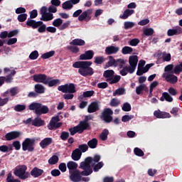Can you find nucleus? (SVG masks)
I'll return each mask as SVG.
<instances>
[{"mask_svg":"<svg viewBox=\"0 0 182 182\" xmlns=\"http://www.w3.org/2000/svg\"><path fill=\"white\" fill-rule=\"evenodd\" d=\"M93 63L92 61H76L73 64V68L78 69V73L86 77L87 76H92L95 71L91 67Z\"/></svg>","mask_w":182,"mask_h":182,"instance_id":"1","label":"nucleus"},{"mask_svg":"<svg viewBox=\"0 0 182 182\" xmlns=\"http://www.w3.org/2000/svg\"><path fill=\"white\" fill-rule=\"evenodd\" d=\"M93 164V157L88 156L85 159V161H82L80 164L79 168L83 170L82 174L84 176H90L93 173V169L90 164Z\"/></svg>","mask_w":182,"mask_h":182,"instance_id":"2","label":"nucleus"},{"mask_svg":"<svg viewBox=\"0 0 182 182\" xmlns=\"http://www.w3.org/2000/svg\"><path fill=\"white\" fill-rule=\"evenodd\" d=\"M26 170H28V167L26 165H21L14 169V173L21 180H26L31 177V173L26 172Z\"/></svg>","mask_w":182,"mask_h":182,"instance_id":"3","label":"nucleus"},{"mask_svg":"<svg viewBox=\"0 0 182 182\" xmlns=\"http://www.w3.org/2000/svg\"><path fill=\"white\" fill-rule=\"evenodd\" d=\"M35 141L36 139L35 138H26L22 143V149L23 151L32 152L35 150Z\"/></svg>","mask_w":182,"mask_h":182,"instance_id":"4","label":"nucleus"},{"mask_svg":"<svg viewBox=\"0 0 182 182\" xmlns=\"http://www.w3.org/2000/svg\"><path fill=\"white\" fill-rule=\"evenodd\" d=\"M100 119H102L105 123H112V122H113V110L110 108L104 109Z\"/></svg>","mask_w":182,"mask_h":182,"instance_id":"5","label":"nucleus"},{"mask_svg":"<svg viewBox=\"0 0 182 182\" xmlns=\"http://www.w3.org/2000/svg\"><path fill=\"white\" fill-rule=\"evenodd\" d=\"M58 90L62 93H76V86L74 83L65 84L58 87Z\"/></svg>","mask_w":182,"mask_h":182,"instance_id":"6","label":"nucleus"},{"mask_svg":"<svg viewBox=\"0 0 182 182\" xmlns=\"http://www.w3.org/2000/svg\"><path fill=\"white\" fill-rule=\"evenodd\" d=\"M60 122V118H59V116L53 117L50 121L49 124L47 126L48 130H55L56 129H59V127H62V125L63 124Z\"/></svg>","mask_w":182,"mask_h":182,"instance_id":"7","label":"nucleus"},{"mask_svg":"<svg viewBox=\"0 0 182 182\" xmlns=\"http://www.w3.org/2000/svg\"><path fill=\"white\" fill-rule=\"evenodd\" d=\"M16 75V71L15 70H12L11 73L7 76H1L0 77V87H2L4 83H12L14 80V76Z\"/></svg>","mask_w":182,"mask_h":182,"instance_id":"8","label":"nucleus"},{"mask_svg":"<svg viewBox=\"0 0 182 182\" xmlns=\"http://www.w3.org/2000/svg\"><path fill=\"white\" fill-rule=\"evenodd\" d=\"M92 12L93 10L91 9L83 11L79 16L78 21H80V22H83V21H85V22H89V21L92 19V16L90 15H92Z\"/></svg>","mask_w":182,"mask_h":182,"instance_id":"9","label":"nucleus"},{"mask_svg":"<svg viewBox=\"0 0 182 182\" xmlns=\"http://www.w3.org/2000/svg\"><path fill=\"white\" fill-rule=\"evenodd\" d=\"M70 179L73 182H80L82 181V176H87V175H83L82 171L76 169L73 171L71 173H70Z\"/></svg>","mask_w":182,"mask_h":182,"instance_id":"10","label":"nucleus"},{"mask_svg":"<svg viewBox=\"0 0 182 182\" xmlns=\"http://www.w3.org/2000/svg\"><path fill=\"white\" fill-rule=\"evenodd\" d=\"M48 77L46 74H36L33 75V80L36 82V83H43V85H46Z\"/></svg>","mask_w":182,"mask_h":182,"instance_id":"11","label":"nucleus"},{"mask_svg":"<svg viewBox=\"0 0 182 182\" xmlns=\"http://www.w3.org/2000/svg\"><path fill=\"white\" fill-rule=\"evenodd\" d=\"M163 76L168 83H171V85H176L178 82V77L174 74L164 73Z\"/></svg>","mask_w":182,"mask_h":182,"instance_id":"12","label":"nucleus"},{"mask_svg":"<svg viewBox=\"0 0 182 182\" xmlns=\"http://www.w3.org/2000/svg\"><path fill=\"white\" fill-rule=\"evenodd\" d=\"M21 135L22 133H21V132L12 131L11 132H8L7 134H6L5 139L7 141H11L12 140H15V139L21 137Z\"/></svg>","mask_w":182,"mask_h":182,"instance_id":"13","label":"nucleus"},{"mask_svg":"<svg viewBox=\"0 0 182 182\" xmlns=\"http://www.w3.org/2000/svg\"><path fill=\"white\" fill-rule=\"evenodd\" d=\"M139 63V57L137 55H131L129 58V68H132L134 72L137 68V63Z\"/></svg>","mask_w":182,"mask_h":182,"instance_id":"14","label":"nucleus"},{"mask_svg":"<svg viewBox=\"0 0 182 182\" xmlns=\"http://www.w3.org/2000/svg\"><path fill=\"white\" fill-rule=\"evenodd\" d=\"M93 56H95V52L88 50L80 55V60H91V59H93Z\"/></svg>","mask_w":182,"mask_h":182,"instance_id":"15","label":"nucleus"},{"mask_svg":"<svg viewBox=\"0 0 182 182\" xmlns=\"http://www.w3.org/2000/svg\"><path fill=\"white\" fill-rule=\"evenodd\" d=\"M26 24L33 29H38V28L42 25V21H36V20L28 18Z\"/></svg>","mask_w":182,"mask_h":182,"instance_id":"16","label":"nucleus"},{"mask_svg":"<svg viewBox=\"0 0 182 182\" xmlns=\"http://www.w3.org/2000/svg\"><path fill=\"white\" fill-rule=\"evenodd\" d=\"M154 116L156 117V119H169L171 117V115L168 112H161L160 110H156L154 112Z\"/></svg>","mask_w":182,"mask_h":182,"instance_id":"17","label":"nucleus"},{"mask_svg":"<svg viewBox=\"0 0 182 182\" xmlns=\"http://www.w3.org/2000/svg\"><path fill=\"white\" fill-rule=\"evenodd\" d=\"M99 110H100V105H99L98 102H91L87 107L88 113H95Z\"/></svg>","mask_w":182,"mask_h":182,"instance_id":"18","label":"nucleus"},{"mask_svg":"<svg viewBox=\"0 0 182 182\" xmlns=\"http://www.w3.org/2000/svg\"><path fill=\"white\" fill-rule=\"evenodd\" d=\"M182 28L180 26H176L174 28H170L167 31V35L168 36H175L177 35H181Z\"/></svg>","mask_w":182,"mask_h":182,"instance_id":"19","label":"nucleus"},{"mask_svg":"<svg viewBox=\"0 0 182 182\" xmlns=\"http://www.w3.org/2000/svg\"><path fill=\"white\" fill-rule=\"evenodd\" d=\"M30 176H32L33 178H38L43 174V170L38 167H34L29 173Z\"/></svg>","mask_w":182,"mask_h":182,"instance_id":"20","label":"nucleus"},{"mask_svg":"<svg viewBox=\"0 0 182 182\" xmlns=\"http://www.w3.org/2000/svg\"><path fill=\"white\" fill-rule=\"evenodd\" d=\"M46 85H48V87H53V86L60 85V80L53 79L52 77H48Z\"/></svg>","mask_w":182,"mask_h":182,"instance_id":"21","label":"nucleus"},{"mask_svg":"<svg viewBox=\"0 0 182 182\" xmlns=\"http://www.w3.org/2000/svg\"><path fill=\"white\" fill-rule=\"evenodd\" d=\"M53 141V139L50 137H47L43 139L40 143V146L41 149H47L48 146H50L52 144V142Z\"/></svg>","mask_w":182,"mask_h":182,"instance_id":"22","label":"nucleus"},{"mask_svg":"<svg viewBox=\"0 0 182 182\" xmlns=\"http://www.w3.org/2000/svg\"><path fill=\"white\" fill-rule=\"evenodd\" d=\"M120 48L116 47L114 46H107L105 48L106 55H114L119 52Z\"/></svg>","mask_w":182,"mask_h":182,"instance_id":"23","label":"nucleus"},{"mask_svg":"<svg viewBox=\"0 0 182 182\" xmlns=\"http://www.w3.org/2000/svg\"><path fill=\"white\" fill-rule=\"evenodd\" d=\"M48 112L49 108L46 105L42 106V104L40 103V105H38V109H37L36 114H37V116H41V114H46V113Z\"/></svg>","mask_w":182,"mask_h":182,"instance_id":"24","label":"nucleus"},{"mask_svg":"<svg viewBox=\"0 0 182 182\" xmlns=\"http://www.w3.org/2000/svg\"><path fill=\"white\" fill-rule=\"evenodd\" d=\"M80 132L82 134L85 130H87L90 127V124L89 122H85V121H80L79 124L77 125Z\"/></svg>","mask_w":182,"mask_h":182,"instance_id":"25","label":"nucleus"},{"mask_svg":"<svg viewBox=\"0 0 182 182\" xmlns=\"http://www.w3.org/2000/svg\"><path fill=\"white\" fill-rule=\"evenodd\" d=\"M121 69L122 70L119 71L121 76H127L128 73H130V75L134 73V71L127 65L124 66Z\"/></svg>","mask_w":182,"mask_h":182,"instance_id":"26","label":"nucleus"},{"mask_svg":"<svg viewBox=\"0 0 182 182\" xmlns=\"http://www.w3.org/2000/svg\"><path fill=\"white\" fill-rule=\"evenodd\" d=\"M32 126H35V127H42V126H45V121L41 117H36L33 119Z\"/></svg>","mask_w":182,"mask_h":182,"instance_id":"27","label":"nucleus"},{"mask_svg":"<svg viewBox=\"0 0 182 182\" xmlns=\"http://www.w3.org/2000/svg\"><path fill=\"white\" fill-rule=\"evenodd\" d=\"M70 45L73 46H85V45H86V42L82 38H75L70 42Z\"/></svg>","mask_w":182,"mask_h":182,"instance_id":"28","label":"nucleus"},{"mask_svg":"<svg viewBox=\"0 0 182 182\" xmlns=\"http://www.w3.org/2000/svg\"><path fill=\"white\" fill-rule=\"evenodd\" d=\"M80 157H82V151L75 149L71 154V158L74 161H78V160H80Z\"/></svg>","mask_w":182,"mask_h":182,"instance_id":"29","label":"nucleus"},{"mask_svg":"<svg viewBox=\"0 0 182 182\" xmlns=\"http://www.w3.org/2000/svg\"><path fill=\"white\" fill-rule=\"evenodd\" d=\"M161 102H168L169 103H171L173 102V97L168 92H164L162 93V96L160 98Z\"/></svg>","mask_w":182,"mask_h":182,"instance_id":"30","label":"nucleus"},{"mask_svg":"<svg viewBox=\"0 0 182 182\" xmlns=\"http://www.w3.org/2000/svg\"><path fill=\"white\" fill-rule=\"evenodd\" d=\"M67 167L69 170L70 174H72V172L73 171V170H76V168H77V163L73 161H70L67 164Z\"/></svg>","mask_w":182,"mask_h":182,"instance_id":"31","label":"nucleus"},{"mask_svg":"<svg viewBox=\"0 0 182 182\" xmlns=\"http://www.w3.org/2000/svg\"><path fill=\"white\" fill-rule=\"evenodd\" d=\"M133 14H134V10L126 9L124 11L123 15L119 16V18L121 19H127V18H129V16H132V15H133Z\"/></svg>","mask_w":182,"mask_h":182,"instance_id":"32","label":"nucleus"},{"mask_svg":"<svg viewBox=\"0 0 182 182\" xmlns=\"http://www.w3.org/2000/svg\"><path fill=\"white\" fill-rule=\"evenodd\" d=\"M41 21H43L44 22H48L49 21H52L53 19V14L52 13H46V14L41 16Z\"/></svg>","mask_w":182,"mask_h":182,"instance_id":"33","label":"nucleus"},{"mask_svg":"<svg viewBox=\"0 0 182 182\" xmlns=\"http://www.w3.org/2000/svg\"><path fill=\"white\" fill-rule=\"evenodd\" d=\"M112 76H114V70H107L103 73V77H105L107 80L112 79Z\"/></svg>","mask_w":182,"mask_h":182,"instance_id":"34","label":"nucleus"},{"mask_svg":"<svg viewBox=\"0 0 182 182\" xmlns=\"http://www.w3.org/2000/svg\"><path fill=\"white\" fill-rule=\"evenodd\" d=\"M120 79H122L120 75H115L112 76L109 80H106V82H108L109 85H114V83H119Z\"/></svg>","mask_w":182,"mask_h":182,"instance_id":"35","label":"nucleus"},{"mask_svg":"<svg viewBox=\"0 0 182 182\" xmlns=\"http://www.w3.org/2000/svg\"><path fill=\"white\" fill-rule=\"evenodd\" d=\"M108 58H109V61L105 65L106 68H110L112 66L115 67L116 66L117 60L114 59V58H113V56H112V55H109L108 57Z\"/></svg>","mask_w":182,"mask_h":182,"instance_id":"36","label":"nucleus"},{"mask_svg":"<svg viewBox=\"0 0 182 182\" xmlns=\"http://www.w3.org/2000/svg\"><path fill=\"white\" fill-rule=\"evenodd\" d=\"M97 143H98L97 139L93 138L92 139L90 140L87 142V146H88L90 149H96V147H97Z\"/></svg>","mask_w":182,"mask_h":182,"instance_id":"37","label":"nucleus"},{"mask_svg":"<svg viewBox=\"0 0 182 182\" xmlns=\"http://www.w3.org/2000/svg\"><path fill=\"white\" fill-rule=\"evenodd\" d=\"M109 136V129H103L102 132L100 135V139L102 141H106L107 140V136Z\"/></svg>","mask_w":182,"mask_h":182,"instance_id":"38","label":"nucleus"},{"mask_svg":"<svg viewBox=\"0 0 182 182\" xmlns=\"http://www.w3.org/2000/svg\"><path fill=\"white\" fill-rule=\"evenodd\" d=\"M124 65H126V60H124L123 58H119L117 59V63H115L114 68H117V66H119V69H123V68H124Z\"/></svg>","mask_w":182,"mask_h":182,"instance_id":"39","label":"nucleus"},{"mask_svg":"<svg viewBox=\"0 0 182 182\" xmlns=\"http://www.w3.org/2000/svg\"><path fill=\"white\" fill-rule=\"evenodd\" d=\"M36 93H45V87L41 84H36L34 87Z\"/></svg>","mask_w":182,"mask_h":182,"instance_id":"40","label":"nucleus"},{"mask_svg":"<svg viewBox=\"0 0 182 182\" xmlns=\"http://www.w3.org/2000/svg\"><path fill=\"white\" fill-rule=\"evenodd\" d=\"M105 60L103 56H95L94 58V63H95V65H102V63H105Z\"/></svg>","mask_w":182,"mask_h":182,"instance_id":"41","label":"nucleus"},{"mask_svg":"<svg viewBox=\"0 0 182 182\" xmlns=\"http://www.w3.org/2000/svg\"><path fill=\"white\" fill-rule=\"evenodd\" d=\"M132 53H133V48L132 47L124 46V48H122V53L123 55H129Z\"/></svg>","mask_w":182,"mask_h":182,"instance_id":"42","label":"nucleus"},{"mask_svg":"<svg viewBox=\"0 0 182 182\" xmlns=\"http://www.w3.org/2000/svg\"><path fill=\"white\" fill-rule=\"evenodd\" d=\"M182 72V62L176 65L173 70L172 71V73H175V75H179V73H181Z\"/></svg>","mask_w":182,"mask_h":182,"instance_id":"43","label":"nucleus"},{"mask_svg":"<svg viewBox=\"0 0 182 182\" xmlns=\"http://www.w3.org/2000/svg\"><path fill=\"white\" fill-rule=\"evenodd\" d=\"M41 103L33 102L28 106L29 110H35V113L36 114V111L39 109Z\"/></svg>","mask_w":182,"mask_h":182,"instance_id":"44","label":"nucleus"},{"mask_svg":"<svg viewBox=\"0 0 182 182\" xmlns=\"http://www.w3.org/2000/svg\"><path fill=\"white\" fill-rule=\"evenodd\" d=\"M77 149L80 150L82 154V153H86V151L89 150V146H87L86 144H82L79 145Z\"/></svg>","mask_w":182,"mask_h":182,"instance_id":"45","label":"nucleus"},{"mask_svg":"<svg viewBox=\"0 0 182 182\" xmlns=\"http://www.w3.org/2000/svg\"><path fill=\"white\" fill-rule=\"evenodd\" d=\"M58 161H59V157L56 155H53L48 160V163L50 164H51V166L56 164V163H58Z\"/></svg>","mask_w":182,"mask_h":182,"instance_id":"46","label":"nucleus"},{"mask_svg":"<svg viewBox=\"0 0 182 182\" xmlns=\"http://www.w3.org/2000/svg\"><path fill=\"white\" fill-rule=\"evenodd\" d=\"M62 7L63 9H72L73 8V6L72 5L70 0H68L63 3Z\"/></svg>","mask_w":182,"mask_h":182,"instance_id":"47","label":"nucleus"},{"mask_svg":"<svg viewBox=\"0 0 182 182\" xmlns=\"http://www.w3.org/2000/svg\"><path fill=\"white\" fill-rule=\"evenodd\" d=\"M126 93V90L124 88L119 87L113 92V96H122V95H124Z\"/></svg>","mask_w":182,"mask_h":182,"instance_id":"48","label":"nucleus"},{"mask_svg":"<svg viewBox=\"0 0 182 182\" xmlns=\"http://www.w3.org/2000/svg\"><path fill=\"white\" fill-rule=\"evenodd\" d=\"M69 132H70L71 136H75V134H76V133H79V134H82L77 125L73 128H70Z\"/></svg>","mask_w":182,"mask_h":182,"instance_id":"49","label":"nucleus"},{"mask_svg":"<svg viewBox=\"0 0 182 182\" xmlns=\"http://www.w3.org/2000/svg\"><path fill=\"white\" fill-rule=\"evenodd\" d=\"M119 105H120V100L117 98L112 99L109 102V106H112V107H117Z\"/></svg>","mask_w":182,"mask_h":182,"instance_id":"50","label":"nucleus"},{"mask_svg":"<svg viewBox=\"0 0 182 182\" xmlns=\"http://www.w3.org/2000/svg\"><path fill=\"white\" fill-rule=\"evenodd\" d=\"M38 32L39 33H45V32H46L47 31L48 27H46V24L43 23V21H42V24L38 26Z\"/></svg>","mask_w":182,"mask_h":182,"instance_id":"51","label":"nucleus"},{"mask_svg":"<svg viewBox=\"0 0 182 182\" xmlns=\"http://www.w3.org/2000/svg\"><path fill=\"white\" fill-rule=\"evenodd\" d=\"M26 109V105H16L14 107L15 112H23V110H25Z\"/></svg>","mask_w":182,"mask_h":182,"instance_id":"52","label":"nucleus"},{"mask_svg":"<svg viewBox=\"0 0 182 182\" xmlns=\"http://www.w3.org/2000/svg\"><path fill=\"white\" fill-rule=\"evenodd\" d=\"M53 55H55V50H51L50 52L45 53L44 54H43L41 55V58L42 59H49V58H52V56H53Z\"/></svg>","mask_w":182,"mask_h":182,"instance_id":"53","label":"nucleus"},{"mask_svg":"<svg viewBox=\"0 0 182 182\" xmlns=\"http://www.w3.org/2000/svg\"><path fill=\"white\" fill-rule=\"evenodd\" d=\"M154 33V29L152 28H148L144 30V35H145V36H151Z\"/></svg>","mask_w":182,"mask_h":182,"instance_id":"54","label":"nucleus"},{"mask_svg":"<svg viewBox=\"0 0 182 182\" xmlns=\"http://www.w3.org/2000/svg\"><path fill=\"white\" fill-rule=\"evenodd\" d=\"M105 166L103 161L98 162L97 164L94 165L93 170L95 173H97Z\"/></svg>","mask_w":182,"mask_h":182,"instance_id":"55","label":"nucleus"},{"mask_svg":"<svg viewBox=\"0 0 182 182\" xmlns=\"http://www.w3.org/2000/svg\"><path fill=\"white\" fill-rule=\"evenodd\" d=\"M68 50H70L72 53H79V52L80 51L79 47L75 46H70L68 47Z\"/></svg>","mask_w":182,"mask_h":182,"instance_id":"56","label":"nucleus"},{"mask_svg":"<svg viewBox=\"0 0 182 182\" xmlns=\"http://www.w3.org/2000/svg\"><path fill=\"white\" fill-rule=\"evenodd\" d=\"M37 58H39V53L38 50H34L29 55V59H31V60H36Z\"/></svg>","mask_w":182,"mask_h":182,"instance_id":"57","label":"nucleus"},{"mask_svg":"<svg viewBox=\"0 0 182 182\" xmlns=\"http://www.w3.org/2000/svg\"><path fill=\"white\" fill-rule=\"evenodd\" d=\"M134 153L136 156H138V157H143V156H144V152L143 151V150L137 147L134 148Z\"/></svg>","mask_w":182,"mask_h":182,"instance_id":"58","label":"nucleus"},{"mask_svg":"<svg viewBox=\"0 0 182 182\" xmlns=\"http://www.w3.org/2000/svg\"><path fill=\"white\" fill-rule=\"evenodd\" d=\"M63 23V20H62V18H57L55 19L53 22V25L55 27V28H59V26H60V25H62Z\"/></svg>","mask_w":182,"mask_h":182,"instance_id":"59","label":"nucleus"},{"mask_svg":"<svg viewBox=\"0 0 182 182\" xmlns=\"http://www.w3.org/2000/svg\"><path fill=\"white\" fill-rule=\"evenodd\" d=\"M27 18H28V14H20L17 17L18 22H25V21H26Z\"/></svg>","mask_w":182,"mask_h":182,"instance_id":"60","label":"nucleus"},{"mask_svg":"<svg viewBox=\"0 0 182 182\" xmlns=\"http://www.w3.org/2000/svg\"><path fill=\"white\" fill-rule=\"evenodd\" d=\"M140 43V40L139 38H133L129 41L130 46H137Z\"/></svg>","mask_w":182,"mask_h":182,"instance_id":"61","label":"nucleus"},{"mask_svg":"<svg viewBox=\"0 0 182 182\" xmlns=\"http://www.w3.org/2000/svg\"><path fill=\"white\" fill-rule=\"evenodd\" d=\"M122 110L124 112H130L132 110V105L129 102L124 103Z\"/></svg>","mask_w":182,"mask_h":182,"instance_id":"62","label":"nucleus"},{"mask_svg":"<svg viewBox=\"0 0 182 182\" xmlns=\"http://www.w3.org/2000/svg\"><path fill=\"white\" fill-rule=\"evenodd\" d=\"M60 138L61 139V140H63V141H66V139H69V132H61Z\"/></svg>","mask_w":182,"mask_h":182,"instance_id":"63","label":"nucleus"},{"mask_svg":"<svg viewBox=\"0 0 182 182\" xmlns=\"http://www.w3.org/2000/svg\"><path fill=\"white\" fill-rule=\"evenodd\" d=\"M13 147H14L15 150H21V141H14L12 143Z\"/></svg>","mask_w":182,"mask_h":182,"instance_id":"64","label":"nucleus"}]
</instances>
